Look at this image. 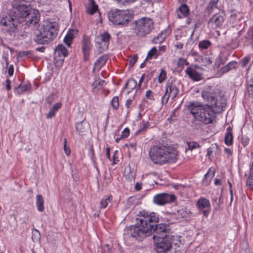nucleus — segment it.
<instances>
[{
	"instance_id": "c9c22d12",
	"label": "nucleus",
	"mask_w": 253,
	"mask_h": 253,
	"mask_svg": "<svg viewBox=\"0 0 253 253\" xmlns=\"http://www.w3.org/2000/svg\"><path fill=\"white\" fill-rule=\"evenodd\" d=\"M167 75V72L166 71L162 69L161 71L159 74V78H158V81L159 83H162L164 81V80L166 79V77Z\"/></svg>"
},
{
	"instance_id": "864d4df0",
	"label": "nucleus",
	"mask_w": 253,
	"mask_h": 253,
	"mask_svg": "<svg viewBox=\"0 0 253 253\" xmlns=\"http://www.w3.org/2000/svg\"><path fill=\"white\" fill-rule=\"evenodd\" d=\"M248 34L251 38L252 42L253 43V26L249 29L248 31Z\"/></svg>"
},
{
	"instance_id": "052dcab7",
	"label": "nucleus",
	"mask_w": 253,
	"mask_h": 253,
	"mask_svg": "<svg viewBox=\"0 0 253 253\" xmlns=\"http://www.w3.org/2000/svg\"><path fill=\"white\" fill-rule=\"evenodd\" d=\"M142 189V183L137 182L135 186V189L136 191H140Z\"/></svg>"
},
{
	"instance_id": "423d86ee",
	"label": "nucleus",
	"mask_w": 253,
	"mask_h": 253,
	"mask_svg": "<svg viewBox=\"0 0 253 253\" xmlns=\"http://www.w3.org/2000/svg\"><path fill=\"white\" fill-rule=\"evenodd\" d=\"M131 26L136 36L142 38L151 32L154 28V22L151 18L143 17L134 21Z\"/></svg>"
},
{
	"instance_id": "b1692460",
	"label": "nucleus",
	"mask_w": 253,
	"mask_h": 253,
	"mask_svg": "<svg viewBox=\"0 0 253 253\" xmlns=\"http://www.w3.org/2000/svg\"><path fill=\"white\" fill-rule=\"evenodd\" d=\"M32 53L30 51H23L19 53L17 56L18 62L26 60V59L31 57Z\"/></svg>"
},
{
	"instance_id": "7ed1b4c3",
	"label": "nucleus",
	"mask_w": 253,
	"mask_h": 253,
	"mask_svg": "<svg viewBox=\"0 0 253 253\" xmlns=\"http://www.w3.org/2000/svg\"><path fill=\"white\" fill-rule=\"evenodd\" d=\"M58 25L55 22L44 21L35 30L34 41L38 44H46L51 42L57 36Z\"/></svg>"
},
{
	"instance_id": "6ab92c4d",
	"label": "nucleus",
	"mask_w": 253,
	"mask_h": 253,
	"mask_svg": "<svg viewBox=\"0 0 253 253\" xmlns=\"http://www.w3.org/2000/svg\"><path fill=\"white\" fill-rule=\"evenodd\" d=\"M177 17L181 18L182 16L186 17L189 13V9L186 4H182L178 8L177 11Z\"/></svg>"
},
{
	"instance_id": "a211bd4d",
	"label": "nucleus",
	"mask_w": 253,
	"mask_h": 253,
	"mask_svg": "<svg viewBox=\"0 0 253 253\" xmlns=\"http://www.w3.org/2000/svg\"><path fill=\"white\" fill-rule=\"evenodd\" d=\"M233 136L232 129L229 126L226 129V133L225 135L224 142L227 145H231L233 144Z\"/></svg>"
},
{
	"instance_id": "3c124183",
	"label": "nucleus",
	"mask_w": 253,
	"mask_h": 253,
	"mask_svg": "<svg viewBox=\"0 0 253 253\" xmlns=\"http://www.w3.org/2000/svg\"><path fill=\"white\" fill-rule=\"evenodd\" d=\"M61 65L60 64H48L47 66V68L48 69V70L50 71H52V70L53 69L54 66L56 67V68H59L60 67Z\"/></svg>"
},
{
	"instance_id": "20e7f679",
	"label": "nucleus",
	"mask_w": 253,
	"mask_h": 253,
	"mask_svg": "<svg viewBox=\"0 0 253 253\" xmlns=\"http://www.w3.org/2000/svg\"><path fill=\"white\" fill-rule=\"evenodd\" d=\"M188 109L195 119L205 124L212 123L214 120V111L211 109L210 105L191 102L188 105Z\"/></svg>"
},
{
	"instance_id": "4468645a",
	"label": "nucleus",
	"mask_w": 253,
	"mask_h": 253,
	"mask_svg": "<svg viewBox=\"0 0 253 253\" xmlns=\"http://www.w3.org/2000/svg\"><path fill=\"white\" fill-rule=\"evenodd\" d=\"M224 20V15L216 14L213 15L210 20L209 25L213 28L220 27Z\"/></svg>"
},
{
	"instance_id": "a19ab883",
	"label": "nucleus",
	"mask_w": 253,
	"mask_h": 253,
	"mask_svg": "<svg viewBox=\"0 0 253 253\" xmlns=\"http://www.w3.org/2000/svg\"><path fill=\"white\" fill-rule=\"evenodd\" d=\"M109 60L107 55H103L101 56L98 60V63H106Z\"/></svg>"
},
{
	"instance_id": "6e6552de",
	"label": "nucleus",
	"mask_w": 253,
	"mask_h": 253,
	"mask_svg": "<svg viewBox=\"0 0 253 253\" xmlns=\"http://www.w3.org/2000/svg\"><path fill=\"white\" fill-rule=\"evenodd\" d=\"M202 96L209 103L211 109L214 111V113H221L226 106L225 98L221 96H218V98L215 97L214 94L211 92L204 91Z\"/></svg>"
},
{
	"instance_id": "58836bf2",
	"label": "nucleus",
	"mask_w": 253,
	"mask_h": 253,
	"mask_svg": "<svg viewBox=\"0 0 253 253\" xmlns=\"http://www.w3.org/2000/svg\"><path fill=\"white\" fill-rule=\"evenodd\" d=\"M111 249L109 247V245L106 244L102 247L101 251H98V253H110Z\"/></svg>"
},
{
	"instance_id": "4d7b16f0",
	"label": "nucleus",
	"mask_w": 253,
	"mask_h": 253,
	"mask_svg": "<svg viewBox=\"0 0 253 253\" xmlns=\"http://www.w3.org/2000/svg\"><path fill=\"white\" fill-rule=\"evenodd\" d=\"M53 97L52 95L48 96L45 99L46 102L48 104L51 105L53 102Z\"/></svg>"
},
{
	"instance_id": "4be33fe9",
	"label": "nucleus",
	"mask_w": 253,
	"mask_h": 253,
	"mask_svg": "<svg viewBox=\"0 0 253 253\" xmlns=\"http://www.w3.org/2000/svg\"><path fill=\"white\" fill-rule=\"evenodd\" d=\"M44 199L42 195H37L36 196V206L38 210L40 212H42L44 210Z\"/></svg>"
},
{
	"instance_id": "bb28decb",
	"label": "nucleus",
	"mask_w": 253,
	"mask_h": 253,
	"mask_svg": "<svg viewBox=\"0 0 253 253\" xmlns=\"http://www.w3.org/2000/svg\"><path fill=\"white\" fill-rule=\"evenodd\" d=\"M235 64H226L225 66L221 68L218 73L219 76H221L226 73L232 69L235 68Z\"/></svg>"
},
{
	"instance_id": "49530a36",
	"label": "nucleus",
	"mask_w": 253,
	"mask_h": 253,
	"mask_svg": "<svg viewBox=\"0 0 253 253\" xmlns=\"http://www.w3.org/2000/svg\"><path fill=\"white\" fill-rule=\"evenodd\" d=\"M66 143H67V139L65 138L64 139V150L65 154L67 156H69L70 154L71 151H70L69 148L67 147Z\"/></svg>"
},
{
	"instance_id": "2f4dec72",
	"label": "nucleus",
	"mask_w": 253,
	"mask_h": 253,
	"mask_svg": "<svg viewBox=\"0 0 253 253\" xmlns=\"http://www.w3.org/2000/svg\"><path fill=\"white\" fill-rule=\"evenodd\" d=\"M211 45V42L209 40H203L199 42V47L201 49H207Z\"/></svg>"
},
{
	"instance_id": "dca6fc26",
	"label": "nucleus",
	"mask_w": 253,
	"mask_h": 253,
	"mask_svg": "<svg viewBox=\"0 0 253 253\" xmlns=\"http://www.w3.org/2000/svg\"><path fill=\"white\" fill-rule=\"evenodd\" d=\"M110 38L111 37L108 33H104L97 37V40L98 41L97 42H100L101 44H102L103 46H105L107 48L109 44Z\"/></svg>"
},
{
	"instance_id": "f03ea898",
	"label": "nucleus",
	"mask_w": 253,
	"mask_h": 253,
	"mask_svg": "<svg viewBox=\"0 0 253 253\" xmlns=\"http://www.w3.org/2000/svg\"><path fill=\"white\" fill-rule=\"evenodd\" d=\"M149 156L152 161L156 164L173 163L178 159V152L169 146L157 145L151 148Z\"/></svg>"
},
{
	"instance_id": "f704fd0d",
	"label": "nucleus",
	"mask_w": 253,
	"mask_h": 253,
	"mask_svg": "<svg viewBox=\"0 0 253 253\" xmlns=\"http://www.w3.org/2000/svg\"><path fill=\"white\" fill-rule=\"evenodd\" d=\"M218 1V0H211L209 5L207 7V10L209 13L211 12L213 7L215 6Z\"/></svg>"
},
{
	"instance_id": "7c9ffc66",
	"label": "nucleus",
	"mask_w": 253,
	"mask_h": 253,
	"mask_svg": "<svg viewBox=\"0 0 253 253\" xmlns=\"http://www.w3.org/2000/svg\"><path fill=\"white\" fill-rule=\"evenodd\" d=\"M56 51L60 53L64 57L68 55V50L63 44H59L56 48Z\"/></svg>"
},
{
	"instance_id": "a878e982",
	"label": "nucleus",
	"mask_w": 253,
	"mask_h": 253,
	"mask_svg": "<svg viewBox=\"0 0 253 253\" xmlns=\"http://www.w3.org/2000/svg\"><path fill=\"white\" fill-rule=\"evenodd\" d=\"M137 86L136 81L133 79H129L125 84V88L130 89V91L134 89Z\"/></svg>"
},
{
	"instance_id": "603ef678",
	"label": "nucleus",
	"mask_w": 253,
	"mask_h": 253,
	"mask_svg": "<svg viewBox=\"0 0 253 253\" xmlns=\"http://www.w3.org/2000/svg\"><path fill=\"white\" fill-rule=\"evenodd\" d=\"M138 60V56L137 55H134L132 57L129 58V63H135Z\"/></svg>"
},
{
	"instance_id": "e433bc0d",
	"label": "nucleus",
	"mask_w": 253,
	"mask_h": 253,
	"mask_svg": "<svg viewBox=\"0 0 253 253\" xmlns=\"http://www.w3.org/2000/svg\"><path fill=\"white\" fill-rule=\"evenodd\" d=\"M247 185L251 189H253V175L249 174L247 180Z\"/></svg>"
},
{
	"instance_id": "bf43d9fd",
	"label": "nucleus",
	"mask_w": 253,
	"mask_h": 253,
	"mask_svg": "<svg viewBox=\"0 0 253 253\" xmlns=\"http://www.w3.org/2000/svg\"><path fill=\"white\" fill-rule=\"evenodd\" d=\"M132 100L131 99H128L127 100H126V107L127 108H129L132 104Z\"/></svg>"
},
{
	"instance_id": "09e8293b",
	"label": "nucleus",
	"mask_w": 253,
	"mask_h": 253,
	"mask_svg": "<svg viewBox=\"0 0 253 253\" xmlns=\"http://www.w3.org/2000/svg\"><path fill=\"white\" fill-rule=\"evenodd\" d=\"M77 33L78 30L75 29H71L69 31L67 35L69 37H72V39H73L75 35H77Z\"/></svg>"
},
{
	"instance_id": "5701e85b",
	"label": "nucleus",
	"mask_w": 253,
	"mask_h": 253,
	"mask_svg": "<svg viewBox=\"0 0 253 253\" xmlns=\"http://www.w3.org/2000/svg\"><path fill=\"white\" fill-rule=\"evenodd\" d=\"M190 213V211L186 208H183L177 210L176 215L177 218L186 217Z\"/></svg>"
},
{
	"instance_id": "39448f33",
	"label": "nucleus",
	"mask_w": 253,
	"mask_h": 253,
	"mask_svg": "<svg viewBox=\"0 0 253 253\" xmlns=\"http://www.w3.org/2000/svg\"><path fill=\"white\" fill-rule=\"evenodd\" d=\"M180 236H167L165 237L154 238L155 250L157 253H167L173 247L175 252L181 244Z\"/></svg>"
},
{
	"instance_id": "4c0bfd02",
	"label": "nucleus",
	"mask_w": 253,
	"mask_h": 253,
	"mask_svg": "<svg viewBox=\"0 0 253 253\" xmlns=\"http://www.w3.org/2000/svg\"><path fill=\"white\" fill-rule=\"evenodd\" d=\"M145 97L151 101H154L155 100L154 93L151 90H147L145 94Z\"/></svg>"
},
{
	"instance_id": "473e14b6",
	"label": "nucleus",
	"mask_w": 253,
	"mask_h": 253,
	"mask_svg": "<svg viewBox=\"0 0 253 253\" xmlns=\"http://www.w3.org/2000/svg\"><path fill=\"white\" fill-rule=\"evenodd\" d=\"M188 146V149L190 150H192L194 149L200 148L201 146L199 143L197 142H189L187 143Z\"/></svg>"
},
{
	"instance_id": "8fccbe9b",
	"label": "nucleus",
	"mask_w": 253,
	"mask_h": 253,
	"mask_svg": "<svg viewBox=\"0 0 253 253\" xmlns=\"http://www.w3.org/2000/svg\"><path fill=\"white\" fill-rule=\"evenodd\" d=\"M34 236L37 240L40 239L41 235L38 230L35 229L34 231H33V239H34Z\"/></svg>"
},
{
	"instance_id": "f8f14e48",
	"label": "nucleus",
	"mask_w": 253,
	"mask_h": 253,
	"mask_svg": "<svg viewBox=\"0 0 253 253\" xmlns=\"http://www.w3.org/2000/svg\"><path fill=\"white\" fill-rule=\"evenodd\" d=\"M199 211L204 216L207 217L211 211V204L209 200L205 198H200L196 203Z\"/></svg>"
},
{
	"instance_id": "c85d7f7f",
	"label": "nucleus",
	"mask_w": 253,
	"mask_h": 253,
	"mask_svg": "<svg viewBox=\"0 0 253 253\" xmlns=\"http://www.w3.org/2000/svg\"><path fill=\"white\" fill-rule=\"evenodd\" d=\"M159 55L158 53V50L156 47H153L151 50H150L147 56L145 59V60L142 63H145L146 60L149 59L151 58L152 57H155V58H157V57Z\"/></svg>"
},
{
	"instance_id": "c756f323",
	"label": "nucleus",
	"mask_w": 253,
	"mask_h": 253,
	"mask_svg": "<svg viewBox=\"0 0 253 253\" xmlns=\"http://www.w3.org/2000/svg\"><path fill=\"white\" fill-rule=\"evenodd\" d=\"M166 38V34L164 32H161L158 35V36L153 38L152 41L155 43H160L162 42Z\"/></svg>"
},
{
	"instance_id": "f257e3e1",
	"label": "nucleus",
	"mask_w": 253,
	"mask_h": 253,
	"mask_svg": "<svg viewBox=\"0 0 253 253\" xmlns=\"http://www.w3.org/2000/svg\"><path fill=\"white\" fill-rule=\"evenodd\" d=\"M140 218L133 226L126 230V235L138 241H142L148 236L153 234V238L165 237V235L172 236L169 233V225L166 224H158L159 216L154 212H149L143 211L139 212Z\"/></svg>"
},
{
	"instance_id": "a18cd8bd",
	"label": "nucleus",
	"mask_w": 253,
	"mask_h": 253,
	"mask_svg": "<svg viewBox=\"0 0 253 253\" xmlns=\"http://www.w3.org/2000/svg\"><path fill=\"white\" fill-rule=\"evenodd\" d=\"M135 0H114V1H115L117 3L123 5L132 3Z\"/></svg>"
},
{
	"instance_id": "de8ad7c7",
	"label": "nucleus",
	"mask_w": 253,
	"mask_h": 253,
	"mask_svg": "<svg viewBox=\"0 0 253 253\" xmlns=\"http://www.w3.org/2000/svg\"><path fill=\"white\" fill-rule=\"evenodd\" d=\"M241 141L243 146L245 147L248 144L249 140L248 137L242 136L241 137Z\"/></svg>"
},
{
	"instance_id": "774afa93",
	"label": "nucleus",
	"mask_w": 253,
	"mask_h": 253,
	"mask_svg": "<svg viewBox=\"0 0 253 253\" xmlns=\"http://www.w3.org/2000/svg\"><path fill=\"white\" fill-rule=\"evenodd\" d=\"M222 184L221 180L219 179H215L214 181V184L216 185H220Z\"/></svg>"
},
{
	"instance_id": "37998d69",
	"label": "nucleus",
	"mask_w": 253,
	"mask_h": 253,
	"mask_svg": "<svg viewBox=\"0 0 253 253\" xmlns=\"http://www.w3.org/2000/svg\"><path fill=\"white\" fill-rule=\"evenodd\" d=\"M149 126V123L148 122L143 121V126L141 128L137 131V134H139L141 131L145 130Z\"/></svg>"
},
{
	"instance_id": "ddd939ff",
	"label": "nucleus",
	"mask_w": 253,
	"mask_h": 253,
	"mask_svg": "<svg viewBox=\"0 0 253 253\" xmlns=\"http://www.w3.org/2000/svg\"><path fill=\"white\" fill-rule=\"evenodd\" d=\"M82 50L84 53V61H87L89 53L91 47L90 39L87 36H84L83 40L82 42Z\"/></svg>"
},
{
	"instance_id": "0e129e2a",
	"label": "nucleus",
	"mask_w": 253,
	"mask_h": 253,
	"mask_svg": "<svg viewBox=\"0 0 253 253\" xmlns=\"http://www.w3.org/2000/svg\"><path fill=\"white\" fill-rule=\"evenodd\" d=\"M144 77H145V74H143L140 79L138 84H137V86H138V87L139 89L140 88V87H141V84L144 81Z\"/></svg>"
},
{
	"instance_id": "ea45409f",
	"label": "nucleus",
	"mask_w": 253,
	"mask_h": 253,
	"mask_svg": "<svg viewBox=\"0 0 253 253\" xmlns=\"http://www.w3.org/2000/svg\"><path fill=\"white\" fill-rule=\"evenodd\" d=\"M215 170L214 168H211L209 169L208 171L205 175V179H207L208 177H209L210 175H211V177H213L214 175Z\"/></svg>"
},
{
	"instance_id": "c03bdc74",
	"label": "nucleus",
	"mask_w": 253,
	"mask_h": 253,
	"mask_svg": "<svg viewBox=\"0 0 253 253\" xmlns=\"http://www.w3.org/2000/svg\"><path fill=\"white\" fill-rule=\"evenodd\" d=\"M129 129L127 127L125 128L122 132L121 137L126 138L127 137L129 134Z\"/></svg>"
},
{
	"instance_id": "338daca9",
	"label": "nucleus",
	"mask_w": 253,
	"mask_h": 253,
	"mask_svg": "<svg viewBox=\"0 0 253 253\" xmlns=\"http://www.w3.org/2000/svg\"><path fill=\"white\" fill-rule=\"evenodd\" d=\"M250 61V57L246 56L242 60V63H248Z\"/></svg>"
},
{
	"instance_id": "0eeeda50",
	"label": "nucleus",
	"mask_w": 253,
	"mask_h": 253,
	"mask_svg": "<svg viewBox=\"0 0 253 253\" xmlns=\"http://www.w3.org/2000/svg\"><path fill=\"white\" fill-rule=\"evenodd\" d=\"M108 16L110 21L117 25H126L133 18V15L127 10H112L108 13Z\"/></svg>"
},
{
	"instance_id": "5fc2aeb1",
	"label": "nucleus",
	"mask_w": 253,
	"mask_h": 253,
	"mask_svg": "<svg viewBox=\"0 0 253 253\" xmlns=\"http://www.w3.org/2000/svg\"><path fill=\"white\" fill-rule=\"evenodd\" d=\"M14 68L12 65H10L8 69V74L9 76H11L13 74Z\"/></svg>"
},
{
	"instance_id": "aec40b11",
	"label": "nucleus",
	"mask_w": 253,
	"mask_h": 253,
	"mask_svg": "<svg viewBox=\"0 0 253 253\" xmlns=\"http://www.w3.org/2000/svg\"><path fill=\"white\" fill-rule=\"evenodd\" d=\"M86 8V12L91 15L93 14L95 12L98 10V5L95 3V1L93 0H89Z\"/></svg>"
},
{
	"instance_id": "1a4fd4ad",
	"label": "nucleus",
	"mask_w": 253,
	"mask_h": 253,
	"mask_svg": "<svg viewBox=\"0 0 253 253\" xmlns=\"http://www.w3.org/2000/svg\"><path fill=\"white\" fill-rule=\"evenodd\" d=\"M178 92L179 90L175 85L172 82L169 81L166 84L165 93L162 97V103L167 104L170 96L173 99L176 97Z\"/></svg>"
},
{
	"instance_id": "79ce46f5",
	"label": "nucleus",
	"mask_w": 253,
	"mask_h": 253,
	"mask_svg": "<svg viewBox=\"0 0 253 253\" xmlns=\"http://www.w3.org/2000/svg\"><path fill=\"white\" fill-rule=\"evenodd\" d=\"M73 41L72 37H69L67 35L65 37L64 39V42L67 44V45L69 47L72 43Z\"/></svg>"
},
{
	"instance_id": "393cba45",
	"label": "nucleus",
	"mask_w": 253,
	"mask_h": 253,
	"mask_svg": "<svg viewBox=\"0 0 253 253\" xmlns=\"http://www.w3.org/2000/svg\"><path fill=\"white\" fill-rule=\"evenodd\" d=\"M85 119L79 123L76 124V129L79 132H84L86 131V128H87L88 125H85L84 124Z\"/></svg>"
},
{
	"instance_id": "f3484780",
	"label": "nucleus",
	"mask_w": 253,
	"mask_h": 253,
	"mask_svg": "<svg viewBox=\"0 0 253 253\" xmlns=\"http://www.w3.org/2000/svg\"><path fill=\"white\" fill-rule=\"evenodd\" d=\"M62 106V103L60 102H57L54 104L52 108L50 110L48 113L46 114L47 119H51L53 117L57 112L61 108Z\"/></svg>"
},
{
	"instance_id": "69168bd1",
	"label": "nucleus",
	"mask_w": 253,
	"mask_h": 253,
	"mask_svg": "<svg viewBox=\"0 0 253 253\" xmlns=\"http://www.w3.org/2000/svg\"><path fill=\"white\" fill-rule=\"evenodd\" d=\"M126 146L129 148H131L132 149H135V147L136 146V143L134 142V143H131L129 144H126Z\"/></svg>"
},
{
	"instance_id": "13d9d810",
	"label": "nucleus",
	"mask_w": 253,
	"mask_h": 253,
	"mask_svg": "<svg viewBox=\"0 0 253 253\" xmlns=\"http://www.w3.org/2000/svg\"><path fill=\"white\" fill-rule=\"evenodd\" d=\"M11 81L9 79H7L5 82V86L7 90H9L11 89V85H10Z\"/></svg>"
},
{
	"instance_id": "680f3d73",
	"label": "nucleus",
	"mask_w": 253,
	"mask_h": 253,
	"mask_svg": "<svg viewBox=\"0 0 253 253\" xmlns=\"http://www.w3.org/2000/svg\"><path fill=\"white\" fill-rule=\"evenodd\" d=\"M165 51V46H162L159 47V49L158 50V53L159 55L162 54L163 52Z\"/></svg>"
},
{
	"instance_id": "2eb2a0df",
	"label": "nucleus",
	"mask_w": 253,
	"mask_h": 253,
	"mask_svg": "<svg viewBox=\"0 0 253 253\" xmlns=\"http://www.w3.org/2000/svg\"><path fill=\"white\" fill-rule=\"evenodd\" d=\"M106 83L104 80L101 79L99 77L96 76L93 82L91 84L92 87V91L96 92L103 88Z\"/></svg>"
},
{
	"instance_id": "72a5a7b5",
	"label": "nucleus",
	"mask_w": 253,
	"mask_h": 253,
	"mask_svg": "<svg viewBox=\"0 0 253 253\" xmlns=\"http://www.w3.org/2000/svg\"><path fill=\"white\" fill-rule=\"evenodd\" d=\"M111 104L114 110H117L119 106V97L115 96L113 98Z\"/></svg>"
},
{
	"instance_id": "412c9836",
	"label": "nucleus",
	"mask_w": 253,
	"mask_h": 253,
	"mask_svg": "<svg viewBox=\"0 0 253 253\" xmlns=\"http://www.w3.org/2000/svg\"><path fill=\"white\" fill-rule=\"evenodd\" d=\"M31 88V84L29 83H21L18 86L14 87V90L19 94H21L28 90Z\"/></svg>"
},
{
	"instance_id": "cd10ccee",
	"label": "nucleus",
	"mask_w": 253,
	"mask_h": 253,
	"mask_svg": "<svg viewBox=\"0 0 253 253\" xmlns=\"http://www.w3.org/2000/svg\"><path fill=\"white\" fill-rule=\"evenodd\" d=\"M113 199L112 196L109 195L105 198L102 199L100 203V207L101 208H106L109 203H110Z\"/></svg>"
},
{
	"instance_id": "9b49d317",
	"label": "nucleus",
	"mask_w": 253,
	"mask_h": 253,
	"mask_svg": "<svg viewBox=\"0 0 253 253\" xmlns=\"http://www.w3.org/2000/svg\"><path fill=\"white\" fill-rule=\"evenodd\" d=\"M176 197L173 194H169L163 193L155 195L153 198V202L158 205H164L175 201Z\"/></svg>"
},
{
	"instance_id": "9d476101",
	"label": "nucleus",
	"mask_w": 253,
	"mask_h": 253,
	"mask_svg": "<svg viewBox=\"0 0 253 253\" xmlns=\"http://www.w3.org/2000/svg\"><path fill=\"white\" fill-rule=\"evenodd\" d=\"M203 67L197 64H195L193 67L187 68L185 70L186 73L190 79L194 81H199L202 79V71L205 70Z\"/></svg>"
},
{
	"instance_id": "6e6d98bb",
	"label": "nucleus",
	"mask_w": 253,
	"mask_h": 253,
	"mask_svg": "<svg viewBox=\"0 0 253 253\" xmlns=\"http://www.w3.org/2000/svg\"><path fill=\"white\" fill-rule=\"evenodd\" d=\"M228 183L229 184V189H230V194L231 195V202L233 200V190H232V184L230 181H228Z\"/></svg>"
},
{
	"instance_id": "e2e57ef3",
	"label": "nucleus",
	"mask_w": 253,
	"mask_h": 253,
	"mask_svg": "<svg viewBox=\"0 0 253 253\" xmlns=\"http://www.w3.org/2000/svg\"><path fill=\"white\" fill-rule=\"evenodd\" d=\"M101 67V64H94V66L93 68V72L94 73H95L96 70H97V71H99Z\"/></svg>"
}]
</instances>
